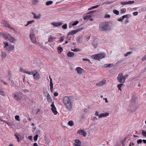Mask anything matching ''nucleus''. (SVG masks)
I'll use <instances>...</instances> for the list:
<instances>
[{
    "label": "nucleus",
    "mask_w": 146,
    "mask_h": 146,
    "mask_svg": "<svg viewBox=\"0 0 146 146\" xmlns=\"http://www.w3.org/2000/svg\"><path fill=\"white\" fill-rule=\"evenodd\" d=\"M62 102L66 108L69 111L72 110V102L71 97L65 96L63 97Z\"/></svg>",
    "instance_id": "obj_1"
},
{
    "label": "nucleus",
    "mask_w": 146,
    "mask_h": 146,
    "mask_svg": "<svg viewBox=\"0 0 146 146\" xmlns=\"http://www.w3.org/2000/svg\"><path fill=\"white\" fill-rule=\"evenodd\" d=\"M99 29L102 31H108L109 30L110 27L108 22H103L99 25Z\"/></svg>",
    "instance_id": "obj_2"
},
{
    "label": "nucleus",
    "mask_w": 146,
    "mask_h": 146,
    "mask_svg": "<svg viewBox=\"0 0 146 146\" xmlns=\"http://www.w3.org/2000/svg\"><path fill=\"white\" fill-rule=\"evenodd\" d=\"M128 76V75L127 74L124 76L122 73H120L117 77V80L119 82L124 83Z\"/></svg>",
    "instance_id": "obj_3"
},
{
    "label": "nucleus",
    "mask_w": 146,
    "mask_h": 146,
    "mask_svg": "<svg viewBox=\"0 0 146 146\" xmlns=\"http://www.w3.org/2000/svg\"><path fill=\"white\" fill-rule=\"evenodd\" d=\"M29 37L32 42L35 44L36 42V38L34 33V31L33 29L30 30Z\"/></svg>",
    "instance_id": "obj_4"
},
{
    "label": "nucleus",
    "mask_w": 146,
    "mask_h": 146,
    "mask_svg": "<svg viewBox=\"0 0 146 146\" xmlns=\"http://www.w3.org/2000/svg\"><path fill=\"white\" fill-rule=\"evenodd\" d=\"M12 95L13 96L14 98L16 101H18L21 99L23 96V94L20 92L13 93Z\"/></svg>",
    "instance_id": "obj_5"
},
{
    "label": "nucleus",
    "mask_w": 146,
    "mask_h": 146,
    "mask_svg": "<svg viewBox=\"0 0 146 146\" xmlns=\"http://www.w3.org/2000/svg\"><path fill=\"white\" fill-rule=\"evenodd\" d=\"M104 57L105 54L104 53L96 54L91 56V57L92 59L98 60H99L100 59L104 58Z\"/></svg>",
    "instance_id": "obj_6"
},
{
    "label": "nucleus",
    "mask_w": 146,
    "mask_h": 146,
    "mask_svg": "<svg viewBox=\"0 0 146 146\" xmlns=\"http://www.w3.org/2000/svg\"><path fill=\"white\" fill-rule=\"evenodd\" d=\"M32 75L33 76L34 79L35 80L39 79L40 78L39 73L35 70L33 71Z\"/></svg>",
    "instance_id": "obj_7"
},
{
    "label": "nucleus",
    "mask_w": 146,
    "mask_h": 146,
    "mask_svg": "<svg viewBox=\"0 0 146 146\" xmlns=\"http://www.w3.org/2000/svg\"><path fill=\"white\" fill-rule=\"evenodd\" d=\"M0 35L3 36L6 40H8L11 35L9 34L5 33L3 32H1L0 33Z\"/></svg>",
    "instance_id": "obj_8"
},
{
    "label": "nucleus",
    "mask_w": 146,
    "mask_h": 146,
    "mask_svg": "<svg viewBox=\"0 0 146 146\" xmlns=\"http://www.w3.org/2000/svg\"><path fill=\"white\" fill-rule=\"evenodd\" d=\"M54 102L53 101L52 102V104L50 105L51 108V110L52 111L53 113L55 115L57 114L58 112L56 111V108L54 106Z\"/></svg>",
    "instance_id": "obj_9"
},
{
    "label": "nucleus",
    "mask_w": 146,
    "mask_h": 146,
    "mask_svg": "<svg viewBox=\"0 0 146 146\" xmlns=\"http://www.w3.org/2000/svg\"><path fill=\"white\" fill-rule=\"evenodd\" d=\"M63 23L61 21L58 22H54L51 23L52 25L54 26L55 27H57L61 26Z\"/></svg>",
    "instance_id": "obj_10"
},
{
    "label": "nucleus",
    "mask_w": 146,
    "mask_h": 146,
    "mask_svg": "<svg viewBox=\"0 0 146 146\" xmlns=\"http://www.w3.org/2000/svg\"><path fill=\"white\" fill-rule=\"evenodd\" d=\"M78 133L80 135H82L83 136L85 137L86 135V132L84 130H80L77 131Z\"/></svg>",
    "instance_id": "obj_11"
},
{
    "label": "nucleus",
    "mask_w": 146,
    "mask_h": 146,
    "mask_svg": "<svg viewBox=\"0 0 146 146\" xmlns=\"http://www.w3.org/2000/svg\"><path fill=\"white\" fill-rule=\"evenodd\" d=\"M75 143L73 144V146H81V143L78 139H76L74 141Z\"/></svg>",
    "instance_id": "obj_12"
},
{
    "label": "nucleus",
    "mask_w": 146,
    "mask_h": 146,
    "mask_svg": "<svg viewBox=\"0 0 146 146\" xmlns=\"http://www.w3.org/2000/svg\"><path fill=\"white\" fill-rule=\"evenodd\" d=\"M14 46L12 44H10L8 48H7V50L9 52H10L14 50Z\"/></svg>",
    "instance_id": "obj_13"
},
{
    "label": "nucleus",
    "mask_w": 146,
    "mask_h": 146,
    "mask_svg": "<svg viewBox=\"0 0 146 146\" xmlns=\"http://www.w3.org/2000/svg\"><path fill=\"white\" fill-rule=\"evenodd\" d=\"M106 80L105 79L102 80L98 83L96 84V85L98 86H102L106 84Z\"/></svg>",
    "instance_id": "obj_14"
},
{
    "label": "nucleus",
    "mask_w": 146,
    "mask_h": 146,
    "mask_svg": "<svg viewBox=\"0 0 146 146\" xmlns=\"http://www.w3.org/2000/svg\"><path fill=\"white\" fill-rule=\"evenodd\" d=\"M33 18L35 19H40L41 16L40 14L36 15V14L33 13Z\"/></svg>",
    "instance_id": "obj_15"
},
{
    "label": "nucleus",
    "mask_w": 146,
    "mask_h": 146,
    "mask_svg": "<svg viewBox=\"0 0 146 146\" xmlns=\"http://www.w3.org/2000/svg\"><path fill=\"white\" fill-rule=\"evenodd\" d=\"M109 115V113H101L99 115V118H102L103 117H106L108 116Z\"/></svg>",
    "instance_id": "obj_16"
},
{
    "label": "nucleus",
    "mask_w": 146,
    "mask_h": 146,
    "mask_svg": "<svg viewBox=\"0 0 146 146\" xmlns=\"http://www.w3.org/2000/svg\"><path fill=\"white\" fill-rule=\"evenodd\" d=\"M8 40L9 41L11 42L14 43L16 41V39L13 37L11 35Z\"/></svg>",
    "instance_id": "obj_17"
},
{
    "label": "nucleus",
    "mask_w": 146,
    "mask_h": 146,
    "mask_svg": "<svg viewBox=\"0 0 146 146\" xmlns=\"http://www.w3.org/2000/svg\"><path fill=\"white\" fill-rule=\"evenodd\" d=\"M78 30H75L69 32V33H68V35H71L76 34L78 32Z\"/></svg>",
    "instance_id": "obj_18"
},
{
    "label": "nucleus",
    "mask_w": 146,
    "mask_h": 146,
    "mask_svg": "<svg viewBox=\"0 0 146 146\" xmlns=\"http://www.w3.org/2000/svg\"><path fill=\"white\" fill-rule=\"evenodd\" d=\"M55 39V38L54 36H52V35H50L48 38V41L49 42H52L54 41Z\"/></svg>",
    "instance_id": "obj_19"
},
{
    "label": "nucleus",
    "mask_w": 146,
    "mask_h": 146,
    "mask_svg": "<svg viewBox=\"0 0 146 146\" xmlns=\"http://www.w3.org/2000/svg\"><path fill=\"white\" fill-rule=\"evenodd\" d=\"M76 71L78 74L82 73V71L83 69L80 67H77L76 68Z\"/></svg>",
    "instance_id": "obj_20"
},
{
    "label": "nucleus",
    "mask_w": 146,
    "mask_h": 146,
    "mask_svg": "<svg viewBox=\"0 0 146 146\" xmlns=\"http://www.w3.org/2000/svg\"><path fill=\"white\" fill-rule=\"evenodd\" d=\"M46 99L48 102L49 103H51L52 102V99L51 98L50 95L48 93L47 95Z\"/></svg>",
    "instance_id": "obj_21"
},
{
    "label": "nucleus",
    "mask_w": 146,
    "mask_h": 146,
    "mask_svg": "<svg viewBox=\"0 0 146 146\" xmlns=\"http://www.w3.org/2000/svg\"><path fill=\"white\" fill-rule=\"evenodd\" d=\"M2 23L3 25L5 26V27H9L10 24H9L8 23H7L5 21H3L2 22Z\"/></svg>",
    "instance_id": "obj_22"
},
{
    "label": "nucleus",
    "mask_w": 146,
    "mask_h": 146,
    "mask_svg": "<svg viewBox=\"0 0 146 146\" xmlns=\"http://www.w3.org/2000/svg\"><path fill=\"white\" fill-rule=\"evenodd\" d=\"M67 55L69 57H72L74 55V54L73 52L69 51L68 52Z\"/></svg>",
    "instance_id": "obj_23"
},
{
    "label": "nucleus",
    "mask_w": 146,
    "mask_h": 146,
    "mask_svg": "<svg viewBox=\"0 0 146 146\" xmlns=\"http://www.w3.org/2000/svg\"><path fill=\"white\" fill-rule=\"evenodd\" d=\"M92 17V16L90 15H86L84 17V19L85 20H87L90 19Z\"/></svg>",
    "instance_id": "obj_24"
},
{
    "label": "nucleus",
    "mask_w": 146,
    "mask_h": 146,
    "mask_svg": "<svg viewBox=\"0 0 146 146\" xmlns=\"http://www.w3.org/2000/svg\"><path fill=\"white\" fill-rule=\"evenodd\" d=\"M35 22V21L33 20L31 21H29L27 22V24L26 25H25V27H26L29 25L33 24V23H34Z\"/></svg>",
    "instance_id": "obj_25"
},
{
    "label": "nucleus",
    "mask_w": 146,
    "mask_h": 146,
    "mask_svg": "<svg viewBox=\"0 0 146 146\" xmlns=\"http://www.w3.org/2000/svg\"><path fill=\"white\" fill-rule=\"evenodd\" d=\"M1 56L2 58H5L7 56L6 53L3 51H2L1 52Z\"/></svg>",
    "instance_id": "obj_26"
},
{
    "label": "nucleus",
    "mask_w": 146,
    "mask_h": 146,
    "mask_svg": "<svg viewBox=\"0 0 146 146\" xmlns=\"http://www.w3.org/2000/svg\"><path fill=\"white\" fill-rule=\"evenodd\" d=\"M39 2L38 0H32V3L33 5H36Z\"/></svg>",
    "instance_id": "obj_27"
},
{
    "label": "nucleus",
    "mask_w": 146,
    "mask_h": 146,
    "mask_svg": "<svg viewBox=\"0 0 146 146\" xmlns=\"http://www.w3.org/2000/svg\"><path fill=\"white\" fill-rule=\"evenodd\" d=\"M131 16L129 14H127L123 16V19H124L125 18H129Z\"/></svg>",
    "instance_id": "obj_28"
},
{
    "label": "nucleus",
    "mask_w": 146,
    "mask_h": 146,
    "mask_svg": "<svg viewBox=\"0 0 146 146\" xmlns=\"http://www.w3.org/2000/svg\"><path fill=\"white\" fill-rule=\"evenodd\" d=\"M63 50V48L61 47H58V52L59 53H60Z\"/></svg>",
    "instance_id": "obj_29"
},
{
    "label": "nucleus",
    "mask_w": 146,
    "mask_h": 146,
    "mask_svg": "<svg viewBox=\"0 0 146 146\" xmlns=\"http://www.w3.org/2000/svg\"><path fill=\"white\" fill-rule=\"evenodd\" d=\"M126 11V9L125 8H122L121 9L120 13L122 14L125 13Z\"/></svg>",
    "instance_id": "obj_30"
},
{
    "label": "nucleus",
    "mask_w": 146,
    "mask_h": 146,
    "mask_svg": "<svg viewBox=\"0 0 146 146\" xmlns=\"http://www.w3.org/2000/svg\"><path fill=\"white\" fill-rule=\"evenodd\" d=\"M33 71L32 72H31L30 71H28L26 70L25 71H24V73L27 74L29 75H32L33 74Z\"/></svg>",
    "instance_id": "obj_31"
},
{
    "label": "nucleus",
    "mask_w": 146,
    "mask_h": 146,
    "mask_svg": "<svg viewBox=\"0 0 146 146\" xmlns=\"http://www.w3.org/2000/svg\"><path fill=\"white\" fill-rule=\"evenodd\" d=\"M113 66V64H107L104 65V67H108L110 66Z\"/></svg>",
    "instance_id": "obj_32"
},
{
    "label": "nucleus",
    "mask_w": 146,
    "mask_h": 146,
    "mask_svg": "<svg viewBox=\"0 0 146 146\" xmlns=\"http://www.w3.org/2000/svg\"><path fill=\"white\" fill-rule=\"evenodd\" d=\"M53 3V2L52 1H49L46 3V5H49L52 4Z\"/></svg>",
    "instance_id": "obj_33"
},
{
    "label": "nucleus",
    "mask_w": 146,
    "mask_h": 146,
    "mask_svg": "<svg viewBox=\"0 0 146 146\" xmlns=\"http://www.w3.org/2000/svg\"><path fill=\"white\" fill-rule=\"evenodd\" d=\"M68 124L70 126H72L73 125L74 123L73 121H70L68 122Z\"/></svg>",
    "instance_id": "obj_34"
},
{
    "label": "nucleus",
    "mask_w": 146,
    "mask_h": 146,
    "mask_svg": "<svg viewBox=\"0 0 146 146\" xmlns=\"http://www.w3.org/2000/svg\"><path fill=\"white\" fill-rule=\"evenodd\" d=\"M132 53V52H127L124 55V56L125 57H126L129 55L131 54Z\"/></svg>",
    "instance_id": "obj_35"
},
{
    "label": "nucleus",
    "mask_w": 146,
    "mask_h": 146,
    "mask_svg": "<svg viewBox=\"0 0 146 146\" xmlns=\"http://www.w3.org/2000/svg\"><path fill=\"white\" fill-rule=\"evenodd\" d=\"M71 51L74 52H78L80 51V50L77 48H75L73 49H72Z\"/></svg>",
    "instance_id": "obj_36"
},
{
    "label": "nucleus",
    "mask_w": 146,
    "mask_h": 146,
    "mask_svg": "<svg viewBox=\"0 0 146 146\" xmlns=\"http://www.w3.org/2000/svg\"><path fill=\"white\" fill-rule=\"evenodd\" d=\"M134 1H129L126 2L127 4H131L134 3Z\"/></svg>",
    "instance_id": "obj_37"
},
{
    "label": "nucleus",
    "mask_w": 146,
    "mask_h": 146,
    "mask_svg": "<svg viewBox=\"0 0 146 146\" xmlns=\"http://www.w3.org/2000/svg\"><path fill=\"white\" fill-rule=\"evenodd\" d=\"M98 6H99V5H96L95 6H94L92 7L91 8L88 9V10H92L98 7Z\"/></svg>",
    "instance_id": "obj_38"
},
{
    "label": "nucleus",
    "mask_w": 146,
    "mask_h": 146,
    "mask_svg": "<svg viewBox=\"0 0 146 146\" xmlns=\"http://www.w3.org/2000/svg\"><path fill=\"white\" fill-rule=\"evenodd\" d=\"M113 12L116 15H118L119 14V13L118 11L116 10H114L113 11Z\"/></svg>",
    "instance_id": "obj_39"
},
{
    "label": "nucleus",
    "mask_w": 146,
    "mask_h": 146,
    "mask_svg": "<svg viewBox=\"0 0 146 146\" xmlns=\"http://www.w3.org/2000/svg\"><path fill=\"white\" fill-rule=\"evenodd\" d=\"M15 119L18 121H20V119H19V116L18 115H16L15 116Z\"/></svg>",
    "instance_id": "obj_40"
},
{
    "label": "nucleus",
    "mask_w": 146,
    "mask_h": 146,
    "mask_svg": "<svg viewBox=\"0 0 146 146\" xmlns=\"http://www.w3.org/2000/svg\"><path fill=\"white\" fill-rule=\"evenodd\" d=\"M142 135L145 137H146V132L144 130H142Z\"/></svg>",
    "instance_id": "obj_41"
},
{
    "label": "nucleus",
    "mask_w": 146,
    "mask_h": 146,
    "mask_svg": "<svg viewBox=\"0 0 146 146\" xmlns=\"http://www.w3.org/2000/svg\"><path fill=\"white\" fill-rule=\"evenodd\" d=\"M4 94V91L0 88V95H3Z\"/></svg>",
    "instance_id": "obj_42"
},
{
    "label": "nucleus",
    "mask_w": 146,
    "mask_h": 146,
    "mask_svg": "<svg viewBox=\"0 0 146 146\" xmlns=\"http://www.w3.org/2000/svg\"><path fill=\"white\" fill-rule=\"evenodd\" d=\"M141 60L143 61H146V54L142 58Z\"/></svg>",
    "instance_id": "obj_43"
},
{
    "label": "nucleus",
    "mask_w": 146,
    "mask_h": 146,
    "mask_svg": "<svg viewBox=\"0 0 146 146\" xmlns=\"http://www.w3.org/2000/svg\"><path fill=\"white\" fill-rule=\"evenodd\" d=\"M8 28V29H10V31H14L15 30L14 29L13 27L10 26V25H9Z\"/></svg>",
    "instance_id": "obj_44"
},
{
    "label": "nucleus",
    "mask_w": 146,
    "mask_h": 146,
    "mask_svg": "<svg viewBox=\"0 0 146 146\" xmlns=\"http://www.w3.org/2000/svg\"><path fill=\"white\" fill-rule=\"evenodd\" d=\"M38 136V135H36L34 137V139L35 141H36L37 139V138Z\"/></svg>",
    "instance_id": "obj_45"
},
{
    "label": "nucleus",
    "mask_w": 146,
    "mask_h": 146,
    "mask_svg": "<svg viewBox=\"0 0 146 146\" xmlns=\"http://www.w3.org/2000/svg\"><path fill=\"white\" fill-rule=\"evenodd\" d=\"M123 84H120L117 85V87L118 88H121V86L123 85Z\"/></svg>",
    "instance_id": "obj_46"
},
{
    "label": "nucleus",
    "mask_w": 146,
    "mask_h": 146,
    "mask_svg": "<svg viewBox=\"0 0 146 146\" xmlns=\"http://www.w3.org/2000/svg\"><path fill=\"white\" fill-rule=\"evenodd\" d=\"M79 22L78 21H76L74 23H73L72 24V26H75L76 25H77L78 23Z\"/></svg>",
    "instance_id": "obj_47"
},
{
    "label": "nucleus",
    "mask_w": 146,
    "mask_h": 146,
    "mask_svg": "<svg viewBox=\"0 0 146 146\" xmlns=\"http://www.w3.org/2000/svg\"><path fill=\"white\" fill-rule=\"evenodd\" d=\"M67 24H65L62 26V27L64 29H66L67 28Z\"/></svg>",
    "instance_id": "obj_48"
},
{
    "label": "nucleus",
    "mask_w": 146,
    "mask_h": 146,
    "mask_svg": "<svg viewBox=\"0 0 146 146\" xmlns=\"http://www.w3.org/2000/svg\"><path fill=\"white\" fill-rule=\"evenodd\" d=\"M4 44H5L4 48H6L7 46H8V42H4Z\"/></svg>",
    "instance_id": "obj_49"
},
{
    "label": "nucleus",
    "mask_w": 146,
    "mask_h": 146,
    "mask_svg": "<svg viewBox=\"0 0 146 146\" xmlns=\"http://www.w3.org/2000/svg\"><path fill=\"white\" fill-rule=\"evenodd\" d=\"M120 4L122 5H127L126 2H121L120 3Z\"/></svg>",
    "instance_id": "obj_50"
},
{
    "label": "nucleus",
    "mask_w": 146,
    "mask_h": 146,
    "mask_svg": "<svg viewBox=\"0 0 146 146\" xmlns=\"http://www.w3.org/2000/svg\"><path fill=\"white\" fill-rule=\"evenodd\" d=\"M123 19V17H122V18L121 17L117 19V21H122Z\"/></svg>",
    "instance_id": "obj_51"
},
{
    "label": "nucleus",
    "mask_w": 146,
    "mask_h": 146,
    "mask_svg": "<svg viewBox=\"0 0 146 146\" xmlns=\"http://www.w3.org/2000/svg\"><path fill=\"white\" fill-rule=\"evenodd\" d=\"M142 142V140L141 139H138L137 140V143L138 144H139Z\"/></svg>",
    "instance_id": "obj_52"
},
{
    "label": "nucleus",
    "mask_w": 146,
    "mask_h": 146,
    "mask_svg": "<svg viewBox=\"0 0 146 146\" xmlns=\"http://www.w3.org/2000/svg\"><path fill=\"white\" fill-rule=\"evenodd\" d=\"M64 37H61L60 38V42H62L64 40Z\"/></svg>",
    "instance_id": "obj_53"
},
{
    "label": "nucleus",
    "mask_w": 146,
    "mask_h": 146,
    "mask_svg": "<svg viewBox=\"0 0 146 146\" xmlns=\"http://www.w3.org/2000/svg\"><path fill=\"white\" fill-rule=\"evenodd\" d=\"M50 88H53V84L52 82H50Z\"/></svg>",
    "instance_id": "obj_54"
},
{
    "label": "nucleus",
    "mask_w": 146,
    "mask_h": 146,
    "mask_svg": "<svg viewBox=\"0 0 146 146\" xmlns=\"http://www.w3.org/2000/svg\"><path fill=\"white\" fill-rule=\"evenodd\" d=\"M58 93L57 92H56L54 93V96L55 97L57 96H58Z\"/></svg>",
    "instance_id": "obj_55"
},
{
    "label": "nucleus",
    "mask_w": 146,
    "mask_h": 146,
    "mask_svg": "<svg viewBox=\"0 0 146 146\" xmlns=\"http://www.w3.org/2000/svg\"><path fill=\"white\" fill-rule=\"evenodd\" d=\"M95 115H96V116H99V112L97 111H95Z\"/></svg>",
    "instance_id": "obj_56"
},
{
    "label": "nucleus",
    "mask_w": 146,
    "mask_h": 146,
    "mask_svg": "<svg viewBox=\"0 0 146 146\" xmlns=\"http://www.w3.org/2000/svg\"><path fill=\"white\" fill-rule=\"evenodd\" d=\"M138 12H134L133 13V14L134 16H136L138 15Z\"/></svg>",
    "instance_id": "obj_57"
},
{
    "label": "nucleus",
    "mask_w": 146,
    "mask_h": 146,
    "mask_svg": "<svg viewBox=\"0 0 146 146\" xmlns=\"http://www.w3.org/2000/svg\"><path fill=\"white\" fill-rule=\"evenodd\" d=\"M90 36H89L86 37V40L87 41H88L89 39H90Z\"/></svg>",
    "instance_id": "obj_58"
},
{
    "label": "nucleus",
    "mask_w": 146,
    "mask_h": 146,
    "mask_svg": "<svg viewBox=\"0 0 146 146\" xmlns=\"http://www.w3.org/2000/svg\"><path fill=\"white\" fill-rule=\"evenodd\" d=\"M20 70L21 72H24V71H26V70H23V69H22V68L20 69Z\"/></svg>",
    "instance_id": "obj_59"
},
{
    "label": "nucleus",
    "mask_w": 146,
    "mask_h": 146,
    "mask_svg": "<svg viewBox=\"0 0 146 146\" xmlns=\"http://www.w3.org/2000/svg\"><path fill=\"white\" fill-rule=\"evenodd\" d=\"M92 119L94 120H97V118L95 116L93 117Z\"/></svg>",
    "instance_id": "obj_60"
},
{
    "label": "nucleus",
    "mask_w": 146,
    "mask_h": 146,
    "mask_svg": "<svg viewBox=\"0 0 146 146\" xmlns=\"http://www.w3.org/2000/svg\"><path fill=\"white\" fill-rule=\"evenodd\" d=\"M110 16L109 15H107L105 16V18H110Z\"/></svg>",
    "instance_id": "obj_61"
},
{
    "label": "nucleus",
    "mask_w": 146,
    "mask_h": 146,
    "mask_svg": "<svg viewBox=\"0 0 146 146\" xmlns=\"http://www.w3.org/2000/svg\"><path fill=\"white\" fill-rule=\"evenodd\" d=\"M113 3V2H112V1H111V2H109V1H108L107 2H106L105 3H106L107 4H110V3Z\"/></svg>",
    "instance_id": "obj_62"
},
{
    "label": "nucleus",
    "mask_w": 146,
    "mask_h": 146,
    "mask_svg": "<svg viewBox=\"0 0 146 146\" xmlns=\"http://www.w3.org/2000/svg\"><path fill=\"white\" fill-rule=\"evenodd\" d=\"M33 146H38L37 143H34L33 144Z\"/></svg>",
    "instance_id": "obj_63"
},
{
    "label": "nucleus",
    "mask_w": 146,
    "mask_h": 146,
    "mask_svg": "<svg viewBox=\"0 0 146 146\" xmlns=\"http://www.w3.org/2000/svg\"><path fill=\"white\" fill-rule=\"evenodd\" d=\"M142 10L143 11H146V7H143L142 8Z\"/></svg>",
    "instance_id": "obj_64"
}]
</instances>
